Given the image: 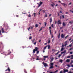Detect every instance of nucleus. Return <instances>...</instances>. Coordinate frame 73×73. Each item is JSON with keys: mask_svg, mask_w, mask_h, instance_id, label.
<instances>
[{"mask_svg": "<svg viewBox=\"0 0 73 73\" xmlns=\"http://www.w3.org/2000/svg\"><path fill=\"white\" fill-rule=\"evenodd\" d=\"M54 63L53 62H51L49 65L50 67L49 69H53L54 68Z\"/></svg>", "mask_w": 73, "mask_h": 73, "instance_id": "1", "label": "nucleus"}, {"mask_svg": "<svg viewBox=\"0 0 73 73\" xmlns=\"http://www.w3.org/2000/svg\"><path fill=\"white\" fill-rule=\"evenodd\" d=\"M35 49H34L33 50V53H35V52H36V51H37V50H38V48L37 47H35Z\"/></svg>", "mask_w": 73, "mask_h": 73, "instance_id": "2", "label": "nucleus"}, {"mask_svg": "<svg viewBox=\"0 0 73 73\" xmlns=\"http://www.w3.org/2000/svg\"><path fill=\"white\" fill-rule=\"evenodd\" d=\"M61 4H62V5H63L64 7H67V5L66 4H65V3H60Z\"/></svg>", "mask_w": 73, "mask_h": 73, "instance_id": "3", "label": "nucleus"}, {"mask_svg": "<svg viewBox=\"0 0 73 73\" xmlns=\"http://www.w3.org/2000/svg\"><path fill=\"white\" fill-rule=\"evenodd\" d=\"M58 25H60V24H61L62 23L61 22V21L60 20H58L57 22Z\"/></svg>", "mask_w": 73, "mask_h": 73, "instance_id": "4", "label": "nucleus"}, {"mask_svg": "<svg viewBox=\"0 0 73 73\" xmlns=\"http://www.w3.org/2000/svg\"><path fill=\"white\" fill-rule=\"evenodd\" d=\"M8 70L9 71V72H11V70L9 67H8L7 69L5 70V72H7V71H8Z\"/></svg>", "mask_w": 73, "mask_h": 73, "instance_id": "5", "label": "nucleus"}, {"mask_svg": "<svg viewBox=\"0 0 73 73\" xmlns=\"http://www.w3.org/2000/svg\"><path fill=\"white\" fill-rule=\"evenodd\" d=\"M43 64L44 65V66H45V67L48 66V64H46V63H44V62H43Z\"/></svg>", "mask_w": 73, "mask_h": 73, "instance_id": "6", "label": "nucleus"}, {"mask_svg": "<svg viewBox=\"0 0 73 73\" xmlns=\"http://www.w3.org/2000/svg\"><path fill=\"white\" fill-rule=\"evenodd\" d=\"M49 29H50V34H51L52 33L51 32H52V30H51V27H49Z\"/></svg>", "mask_w": 73, "mask_h": 73, "instance_id": "7", "label": "nucleus"}, {"mask_svg": "<svg viewBox=\"0 0 73 73\" xmlns=\"http://www.w3.org/2000/svg\"><path fill=\"white\" fill-rule=\"evenodd\" d=\"M68 72V70H64V73H65V72Z\"/></svg>", "mask_w": 73, "mask_h": 73, "instance_id": "8", "label": "nucleus"}, {"mask_svg": "<svg viewBox=\"0 0 73 73\" xmlns=\"http://www.w3.org/2000/svg\"><path fill=\"white\" fill-rule=\"evenodd\" d=\"M1 31L2 33H4L5 32L4 31V29L3 28L2 29Z\"/></svg>", "mask_w": 73, "mask_h": 73, "instance_id": "9", "label": "nucleus"}, {"mask_svg": "<svg viewBox=\"0 0 73 73\" xmlns=\"http://www.w3.org/2000/svg\"><path fill=\"white\" fill-rule=\"evenodd\" d=\"M59 62H61V63H62V62H63V60L62 59L60 60H59Z\"/></svg>", "mask_w": 73, "mask_h": 73, "instance_id": "10", "label": "nucleus"}, {"mask_svg": "<svg viewBox=\"0 0 73 73\" xmlns=\"http://www.w3.org/2000/svg\"><path fill=\"white\" fill-rule=\"evenodd\" d=\"M61 37L62 38H64V37H65V36L64 35L62 34L61 35Z\"/></svg>", "mask_w": 73, "mask_h": 73, "instance_id": "11", "label": "nucleus"}, {"mask_svg": "<svg viewBox=\"0 0 73 73\" xmlns=\"http://www.w3.org/2000/svg\"><path fill=\"white\" fill-rule=\"evenodd\" d=\"M53 60H54V58L52 57V58H51V60H50V62H52V61H53Z\"/></svg>", "mask_w": 73, "mask_h": 73, "instance_id": "12", "label": "nucleus"}, {"mask_svg": "<svg viewBox=\"0 0 73 73\" xmlns=\"http://www.w3.org/2000/svg\"><path fill=\"white\" fill-rule=\"evenodd\" d=\"M47 46H47H48V49H50V45H48L47 46Z\"/></svg>", "mask_w": 73, "mask_h": 73, "instance_id": "13", "label": "nucleus"}, {"mask_svg": "<svg viewBox=\"0 0 73 73\" xmlns=\"http://www.w3.org/2000/svg\"><path fill=\"white\" fill-rule=\"evenodd\" d=\"M60 34H59V35H58V39H60Z\"/></svg>", "mask_w": 73, "mask_h": 73, "instance_id": "14", "label": "nucleus"}, {"mask_svg": "<svg viewBox=\"0 0 73 73\" xmlns=\"http://www.w3.org/2000/svg\"><path fill=\"white\" fill-rule=\"evenodd\" d=\"M70 61V60L69 59H67L66 60V62H69Z\"/></svg>", "mask_w": 73, "mask_h": 73, "instance_id": "15", "label": "nucleus"}, {"mask_svg": "<svg viewBox=\"0 0 73 73\" xmlns=\"http://www.w3.org/2000/svg\"><path fill=\"white\" fill-rule=\"evenodd\" d=\"M50 23H51L52 22V18H50Z\"/></svg>", "mask_w": 73, "mask_h": 73, "instance_id": "16", "label": "nucleus"}, {"mask_svg": "<svg viewBox=\"0 0 73 73\" xmlns=\"http://www.w3.org/2000/svg\"><path fill=\"white\" fill-rule=\"evenodd\" d=\"M44 57L45 58H48V56H44Z\"/></svg>", "mask_w": 73, "mask_h": 73, "instance_id": "17", "label": "nucleus"}, {"mask_svg": "<svg viewBox=\"0 0 73 73\" xmlns=\"http://www.w3.org/2000/svg\"><path fill=\"white\" fill-rule=\"evenodd\" d=\"M24 72L25 73H27V71H26L25 69H24Z\"/></svg>", "mask_w": 73, "mask_h": 73, "instance_id": "18", "label": "nucleus"}, {"mask_svg": "<svg viewBox=\"0 0 73 73\" xmlns=\"http://www.w3.org/2000/svg\"><path fill=\"white\" fill-rule=\"evenodd\" d=\"M63 26H65L66 25V24L64 23H63V24H62Z\"/></svg>", "mask_w": 73, "mask_h": 73, "instance_id": "19", "label": "nucleus"}, {"mask_svg": "<svg viewBox=\"0 0 73 73\" xmlns=\"http://www.w3.org/2000/svg\"><path fill=\"white\" fill-rule=\"evenodd\" d=\"M47 47V46H45V47H44V48L43 49L44 50H45V49H46V47Z\"/></svg>", "mask_w": 73, "mask_h": 73, "instance_id": "20", "label": "nucleus"}, {"mask_svg": "<svg viewBox=\"0 0 73 73\" xmlns=\"http://www.w3.org/2000/svg\"><path fill=\"white\" fill-rule=\"evenodd\" d=\"M37 52H36V54H38L39 53V51H38L37 50V51H36Z\"/></svg>", "mask_w": 73, "mask_h": 73, "instance_id": "21", "label": "nucleus"}, {"mask_svg": "<svg viewBox=\"0 0 73 73\" xmlns=\"http://www.w3.org/2000/svg\"><path fill=\"white\" fill-rule=\"evenodd\" d=\"M5 30H7L8 28V27H5Z\"/></svg>", "mask_w": 73, "mask_h": 73, "instance_id": "22", "label": "nucleus"}, {"mask_svg": "<svg viewBox=\"0 0 73 73\" xmlns=\"http://www.w3.org/2000/svg\"><path fill=\"white\" fill-rule=\"evenodd\" d=\"M46 24H47L46 22L44 23V27H46Z\"/></svg>", "mask_w": 73, "mask_h": 73, "instance_id": "23", "label": "nucleus"}, {"mask_svg": "<svg viewBox=\"0 0 73 73\" xmlns=\"http://www.w3.org/2000/svg\"><path fill=\"white\" fill-rule=\"evenodd\" d=\"M62 19H64L65 18V17H64V15H62Z\"/></svg>", "mask_w": 73, "mask_h": 73, "instance_id": "24", "label": "nucleus"}, {"mask_svg": "<svg viewBox=\"0 0 73 73\" xmlns=\"http://www.w3.org/2000/svg\"><path fill=\"white\" fill-rule=\"evenodd\" d=\"M66 53V51H64L61 52V54H63V53Z\"/></svg>", "mask_w": 73, "mask_h": 73, "instance_id": "25", "label": "nucleus"}, {"mask_svg": "<svg viewBox=\"0 0 73 73\" xmlns=\"http://www.w3.org/2000/svg\"><path fill=\"white\" fill-rule=\"evenodd\" d=\"M42 4V2H41V1H40V5H41Z\"/></svg>", "mask_w": 73, "mask_h": 73, "instance_id": "26", "label": "nucleus"}, {"mask_svg": "<svg viewBox=\"0 0 73 73\" xmlns=\"http://www.w3.org/2000/svg\"><path fill=\"white\" fill-rule=\"evenodd\" d=\"M51 27L52 28H54V26H53V24H52L51 25Z\"/></svg>", "mask_w": 73, "mask_h": 73, "instance_id": "27", "label": "nucleus"}, {"mask_svg": "<svg viewBox=\"0 0 73 73\" xmlns=\"http://www.w3.org/2000/svg\"><path fill=\"white\" fill-rule=\"evenodd\" d=\"M35 27H38V25L37 24H36L35 25Z\"/></svg>", "mask_w": 73, "mask_h": 73, "instance_id": "28", "label": "nucleus"}, {"mask_svg": "<svg viewBox=\"0 0 73 73\" xmlns=\"http://www.w3.org/2000/svg\"><path fill=\"white\" fill-rule=\"evenodd\" d=\"M64 50V48H62L61 49V51H62V50Z\"/></svg>", "mask_w": 73, "mask_h": 73, "instance_id": "29", "label": "nucleus"}, {"mask_svg": "<svg viewBox=\"0 0 73 73\" xmlns=\"http://www.w3.org/2000/svg\"><path fill=\"white\" fill-rule=\"evenodd\" d=\"M29 40H31V39H32V36H30L29 38Z\"/></svg>", "mask_w": 73, "mask_h": 73, "instance_id": "30", "label": "nucleus"}, {"mask_svg": "<svg viewBox=\"0 0 73 73\" xmlns=\"http://www.w3.org/2000/svg\"><path fill=\"white\" fill-rule=\"evenodd\" d=\"M11 53V52H10L7 54V55H9Z\"/></svg>", "mask_w": 73, "mask_h": 73, "instance_id": "31", "label": "nucleus"}, {"mask_svg": "<svg viewBox=\"0 0 73 73\" xmlns=\"http://www.w3.org/2000/svg\"><path fill=\"white\" fill-rule=\"evenodd\" d=\"M47 16H48V15H47V14H46V13L45 17H47Z\"/></svg>", "mask_w": 73, "mask_h": 73, "instance_id": "32", "label": "nucleus"}, {"mask_svg": "<svg viewBox=\"0 0 73 73\" xmlns=\"http://www.w3.org/2000/svg\"><path fill=\"white\" fill-rule=\"evenodd\" d=\"M42 27L41 28V29L39 30V32L41 31V30H42Z\"/></svg>", "mask_w": 73, "mask_h": 73, "instance_id": "33", "label": "nucleus"}, {"mask_svg": "<svg viewBox=\"0 0 73 73\" xmlns=\"http://www.w3.org/2000/svg\"><path fill=\"white\" fill-rule=\"evenodd\" d=\"M28 17H31V15L29 14V15L28 16Z\"/></svg>", "mask_w": 73, "mask_h": 73, "instance_id": "34", "label": "nucleus"}, {"mask_svg": "<svg viewBox=\"0 0 73 73\" xmlns=\"http://www.w3.org/2000/svg\"><path fill=\"white\" fill-rule=\"evenodd\" d=\"M68 44H65L64 45H64L65 46H66V45H67Z\"/></svg>", "mask_w": 73, "mask_h": 73, "instance_id": "35", "label": "nucleus"}, {"mask_svg": "<svg viewBox=\"0 0 73 73\" xmlns=\"http://www.w3.org/2000/svg\"><path fill=\"white\" fill-rule=\"evenodd\" d=\"M70 54H73V52H70Z\"/></svg>", "mask_w": 73, "mask_h": 73, "instance_id": "36", "label": "nucleus"}, {"mask_svg": "<svg viewBox=\"0 0 73 73\" xmlns=\"http://www.w3.org/2000/svg\"><path fill=\"white\" fill-rule=\"evenodd\" d=\"M72 46V45L70 44V45H69V46L70 47H71V46Z\"/></svg>", "mask_w": 73, "mask_h": 73, "instance_id": "37", "label": "nucleus"}, {"mask_svg": "<svg viewBox=\"0 0 73 73\" xmlns=\"http://www.w3.org/2000/svg\"><path fill=\"white\" fill-rule=\"evenodd\" d=\"M57 72H58V70H57L56 71H55L54 72H55V73H57Z\"/></svg>", "mask_w": 73, "mask_h": 73, "instance_id": "38", "label": "nucleus"}, {"mask_svg": "<svg viewBox=\"0 0 73 73\" xmlns=\"http://www.w3.org/2000/svg\"><path fill=\"white\" fill-rule=\"evenodd\" d=\"M62 44V48H64V45L63 44Z\"/></svg>", "mask_w": 73, "mask_h": 73, "instance_id": "39", "label": "nucleus"}, {"mask_svg": "<svg viewBox=\"0 0 73 73\" xmlns=\"http://www.w3.org/2000/svg\"><path fill=\"white\" fill-rule=\"evenodd\" d=\"M40 59H38V58H37L36 59V60H39Z\"/></svg>", "mask_w": 73, "mask_h": 73, "instance_id": "40", "label": "nucleus"}, {"mask_svg": "<svg viewBox=\"0 0 73 73\" xmlns=\"http://www.w3.org/2000/svg\"><path fill=\"white\" fill-rule=\"evenodd\" d=\"M68 36H69L68 35L67 36H66L65 38H67V37H68Z\"/></svg>", "mask_w": 73, "mask_h": 73, "instance_id": "41", "label": "nucleus"}, {"mask_svg": "<svg viewBox=\"0 0 73 73\" xmlns=\"http://www.w3.org/2000/svg\"><path fill=\"white\" fill-rule=\"evenodd\" d=\"M51 6H52V7H54V5L52 4H51Z\"/></svg>", "mask_w": 73, "mask_h": 73, "instance_id": "42", "label": "nucleus"}, {"mask_svg": "<svg viewBox=\"0 0 73 73\" xmlns=\"http://www.w3.org/2000/svg\"><path fill=\"white\" fill-rule=\"evenodd\" d=\"M48 44H49V43H50V40H49V39H48Z\"/></svg>", "mask_w": 73, "mask_h": 73, "instance_id": "43", "label": "nucleus"}, {"mask_svg": "<svg viewBox=\"0 0 73 73\" xmlns=\"http://www.w3.org/2000/svg\"><path fill=\"white\" fill-rule=\"evenodd\" d=\"M59 53V52H58L56 53V54H55L56 55H57V54H58V53Z\"/></svg>", "mask_w": 73, "mask_h": 73, "instance_id": "44", "label": "nucleus"}, {"mask_svg": "<svg viewBox=\"0 0 73 73\" xmlns=\"http://www.w3.org/2000/svg\"><path fill=\"white\" fill-rule=\"evenodd\" d=\"M57 24V21H55V24Z\"/></svg>", "mask_w": 73, "mask_h": 73, "instance_id": "45", "label": "nucleus"}, {"mask_svg": "<svg viewBox=\"0 0 73 73\" xmlns=\"http://www.w3.org/2000/svg\"><path fill=\"white\" fill-rule=\"evenodd\" d=\"M66 14H69V12H66L65 13Z\"/></svg>", "mask_w": 73, "mask_h": 73, "instance_id": "46", "label": "nucleus"}, {"mask_svg": "<svg viewBox=\"0 0 73 73\" xmlns=\"http://www.w3.org/2000/svg\"><path fill=\"white\" fill-rule=\"evenodd\" d=\"M61 56V54H59V55L58 56V57L59 58H60V56Z\"/></svg>", "mask_w": 73, "mask_h": 73, "instance_id": "47", "label": "nucleus"}, {"mask_svg": "<svg viewBox=\"0 0 73 73\" xmlns=\"http://www.w3.org/2000/svg\"><path fill=\"white\" fill-rule=\"evenodd\" d=\"M72 4V3H70L69 4H68V5H71Z\"/></svg>", "mask_w": 73, "mask_h": 73, "instance_id": "48", "label": "nucleus"}, {"mask_svg": "<svg viewBox=\"0 0 73 73\" xmlns=\"http://www.w3.org/2000/svg\"><path fill=\"white\" fill-rule=\"evenodd\" d=\"M68 41H66L65 42V44H67V42Z\"/></svg>", "mask_w": 73, "mask_h": 73, "instance_id": "49", "label": "nucleus"}, {"mask_svg": "<svg viewBox=\"0 0 73 73\" xmlns=\"http://www.w3.org/2000/svg\"><path fill=\"white\" fill-rule=\"evenodd\" d=\"M52 4H53V5H55V4L53 2L52 3Z\"/></svg>", "mask_w": 73, "mask_h": 73, "instance_id": "50", "label": "nucleus"}, {"mask_svg": "<svg viewBox=\"0 0 73 73\" xmlns=\"http://www.w3.org/2000/svg\"><path fill=\"white\" fill-rule=\"evenodd\" d=\"M68 67H70V65H69L68 64V65H67Z\"/></svg>", "mask_w": 73, "mask_h": 73, "instance_id": "51", "label": "nucleus"}, {"mask_svg": "<svg viewBox=\"0 0 73 73\" xmlns=\"http://www.w3.org/2000/svg\"><path fill=\"white\" fill-rule=\"evenodd\" d=\"M36 42H35L34 43V45H36Z\"/></svg>", "mask_w": 73, "mask_h": 73, "instance_id": "52", "label": "nucleus"}, {"mask_svg": "<svg viewBox=\"0 0 73 73\" xmlns=\"http://www.w3.org/2000/svg\"><path fill=\"white\" fill-rule=\"evenodd\" d=\"M70 12H72V13H73V11H72V10H70Z\"/></svg>", "mask_w": 73, "mask_h": 73, "instance_id": "53", "label": "nucleus"}, {"mask_svg": "<svg viewBox=\"0 0 73 73\" xmlns=\"http://www.w3.org/2000/svg\"><path fill=\"white\" fill-rule=\"evenodd\" d=\"M72 49H73V48H70L69 49L70 50H72Z\"/></svg>", "mask_w": 73, "mask_h": 73, "instance_id": "54", "label": "nucleus"}, {"mask_svg": "<svg viewBox=\"0 0 73 73\" xmlns=\"http://www.w3.org/2000/svg\"><path fill=\"white\" fill-rule=\"evenodd\" d=\"M16 17H19V15H17L16 16Z\"/></svg>", "mask_w": 73, "mask_h": 73, "instance_id": "55", "label": "nucleus"}, {"mask_svg": "<svg viewBox=\"0 0 73 73\" xmlns=\"http://www.w3.org/2000/svg\"><path fill=\"white\" fill-rule=\"evenodd\" d=\"M58 5V4H56V5H55V7H57V6Z\"/></svg>", "mask_w": 73, "mask_h": 73, "instance_id": "56", "label": "nucleus"}, {"mask_svg": "<svg viewBox=\"0 0 73 73\" xmlns=\"http://www.w3.org/2000/svg\"><path fill=\"white\" fill-rule=\"evenodd\" d=\"M55 66H56V67H58V66L57 65H55Z\"/></svg>", "mask_w": 73, "mask_h": 73, "instance_id": "57", "label": "nucleus"}, {"mask_svg": "<svg viewBox=\"0 0 73 73\" xmlns=\"http://www.w3.org/2000/svg\"><path fill=\"white\" fill-rule=\"evenodd\" d=\"M41 40H39V42H41Z\"/></svg>", "mask_w": 73, "mask_h": 73, "instance_id": "58", "label": "nucleus"}, {"mask_svg": "<svg viewBox=\"0 0 73 73\" xmlns=\"http://www.w3.org/2000/svg\"><path fill=\"white\" fill-rule=\"evenodd\" d=\"M70 57V56H67V58H69Z\"/></svg>", "mask_w": 73, "mask_h": 73, "instance_id": "59", "label": "nucleus"}, {"mask_svg": "<svg viewBox=\"0 0 73 73\" xmlns=\"http://www.w3.org/2000/svg\"><path fill=\"white\" fill-rule=\"evenodd\" d=\"M43 13H45V10H42Z\"/></svg>", "mask_w": 73, "mask_h": 73, "instance_id": "60", "label": "nucleus"}, {"mask_svg": "<svg viewBox=\"0 0 73 73\" xmlns=\"http://www.w3.org/2000/svg\"><path fill=\"white\" fill-rule=\"evenodd\" d=\"M72 40V38H71L69 39V41H70V40Z\"/></svg>", "mask_w": 73, "mask_h": 73, "instance_id": "61", "label": "nucleus"}, {"mask_svg": "<svg viewBox=\"0 0 73 73\" xmlns=\"http://www.w3.org/2000/svg\"><path fill=\"white\" fill-rule=\"evenodd\" d=\"M42 9H40V10L39 11V12H40L41 11V10H42Z\"/></svg>", "mask_w": 73, "mask_h": 73, "instance_id": "62", "label": "nucleus"}, {"mask_svg": "<svg viewBox=\"0 0 73 73\" xmlns=\"http://www.w3.org/2000/svg\"><path fill=\"white\" fill-rule=\"evenodd\" d=\"M54 50H55L53 49L52 50V51H54Z\"/></svg>", "mask_w": 73, "mask_h": 73, "instance_id": "63", "label": "nucleus"}, {"mask_svg": "<svg viewBox=\"0 0 73 73\" xmlns=\"http://www.w3.org/2000/svg\"><path fill=\"white\" fill-rule=\"evenodd\" d=\"M60 73H62V71H61L60 72Z\"/></svg>", "mask_w": 73, "mask_h": 73, "instance_id": "64", "label": "nucleus"}]
</instances>
